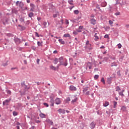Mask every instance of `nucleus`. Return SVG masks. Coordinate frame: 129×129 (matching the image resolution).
<instances>
[{"instance_id":"1","label":"nucleus","mask_w":129,"mask_h":129,"mask_svg":"<svg viewBox=\"0 0 129 129\" xmlns=\"http://www.w3.org/2000/svg\"><path fill=\"white\" fill-rule=\"evenodd\" d=\"M59 62L60 63L59 64L58 66H63L64 67H67L68 64V59L67 58H63L62 56L59 58Z\"/></svg>"},{"instance_id":"2","label":"nucleus","mask_w":129,"mask_h":129,"mask_svg":"<svg viewBox=\"0 0 129 129\" xmlns=\"http://www.w3.org/2000/svg\"><path fill=\"white\" fill-rule=\"evenodd\" d=\"M86 47L88 48L89 50H92L91 44L90 43V41L89 40H87L86 42Z\"/></svg>"},{"instance_id":"3","label":"nucleus","mask_w":129,"mask_h":129,"mask_svg":"<svg viewBox=\"0 0 129 129\" xmlns=\"http://www.w3.org/2000/svg\"><path fill=\"white\" fill-rule=\"evenodd\" d=\"M16 6L20 7L22 9V10H25L23 9L24 4L22 2H19V1H17L16 2Z\"/></svg>"},{"instance_id":"4","label":"nucleus","mask_w":129,"mask_h":129,"mask_svg":"<svg viewBox=\"0 0 129 129\" xmlns=\"http://www.w3.org/2000/svg\"><path fill=\"white\" fill-rule=\"evenodd\" d=\"M69 90L70 91H76L77 90V89L76 88V87L73 86V85H71L69 87Z\"/></svg>"},{"instance_id":"5","label":"nucleus","mask_w":129,"mask_h":129,"mask_svg":"<svg viewBox=\"0 0 129 129\" xmlns=\"http://www.w3.org/2000/svg\"><path fill=\"white\" fill-rule=\"evenodd\" d=\"M58 112H59V114H64L66 113V111L64 109H59L57 110Z\"/></svg>"},{"instance_id":"6","label":"nucleus","mask_w":129,"mask_h":129,"mask_svg":"<svg viewBox=\"0 0 129 129\" xmlns=\"http://www.w3.org/2000/svg\"><path fill=\"white\" fill-rule=\"evenodd\" d=\"M55 104H60L61 102V99L59 98H56L55 100Z\"/></svg>"},{"instance_id":"7","label":"nucleus","mask_w":129,"mask_h":129,"mask_svg":"<svg viewBox=\"0 0 129 129\" xmlns=\"http://www.w3.org/2000/svg\"><path fill=\"white\" fill-rule=\"evenodd\" d=\"M90 21V23L93 25H95V24H96V20L94 19H91Z\"/></svg>"},{"instance_id":"8","label":"nucleus","mask_w":129,"mask_h":129,"mask_svg":"<svg viewBox=\"0 0 129 129\" xmlns=\"http://www.w3.org/2000/svg\"><path fill=\"white\" fill-rule=\"evenodd\" d=\"M11 101V99L6 100L3 102V105H8V103Z\"/></svg>"},{"instance_id":"9","label":"nucleus","mask_w":129,"mask_h":129,"mask_svg":"<svg viewBox=\"0 0 129 129\" xmlns=\"http://www.w3.org/2000/svg\"><path fill=\"white\" fill-rule=\"evenodd\" d=\"M90 127L91 129H94L95 127V123L94 122H92L90 125Z\"/></svg>"},{"instance_id":"10","label":"nucleus","mask_w":129,"mask_h":129,"mask_svg":"<svg viewBox=\"0 0 129 129\" xmlns=\"http://www.w3.org/2000/svg\"><path fill=\"white\" fill-rule=\"evenodd\" d=\"M30 6L31 7V8L30 9L31 12H34L35 6L33 4H30Z\"/></svg>"},{"instance_id":"11","label":"nucleus","mask_w":129,"mask_h":129,"mask_svg":"<svg viewBox=\"0 0 129 129\" xmlns=\"http://www.w3.org/2000/svg\"><path fill=\"white\" fill-rule=\"evenodd\" d=\"M78 99L77 97H73V99L72 100L71 103H74L75 102H77V101H78Z\"/></svg>"},{"instance_id":"12","label":"nucleus","mask_w":129,"mask_h":129,"mask_svg":"<svg viewBox=\"0 0 129 129\" xmlns=\"http://www.w3.org/2000/svg\"><path fill=\"white\" fill-rule=\"evenodd\" d=\"M41 118H45L46 117V115L44 113H41L40 114H39Z\"/></svg>"},{"instance_id":"13","label":"nucleus","mask_w":129,"mask_h":129,"mask_svg":"<svg viewBox=\"0 0 129 129\" xmlns=\"http://www.w3.org/2000/svg\"><path fill=\"white\" fill-rule=\"evenodd\" d=\"M58 41L60 43H61L62 45H64L65 44L64 41H63V39H58Z\"/></svg>"},{"instance_id":"14","label":"nucleus","mask_w":129,"mask_h":129,"mask_svg":"<svg viewBox=\"0 0 129 129\" xmlns=\"http://www.w3.org/2000/svg\"><path fill=\"white\" fill-rule=\"evenodd\" d=\"M97 34V33H95V35H94V37H95V38H94L95 41H97V40L99 39V37H98V36L97 35H96Z\"/></svg>"},{"instance_id":"15","label":"nucleus","mask_w":129,"mask_h":129,"mask_svg":"<svg viewBox=\"0 0 129 129\" xmlns=\"http://www.w3.org/2000/svg\"><path fill=\"white\" fill-rule=\"evenodd\" d=\"M109 103L108 101H105L104 103H103V106L105 107H106V106H108L109 105Z\"/></svg>"},{"instance_id":"16","label":"nucleus","mask_w":129,"mask_h":129,"mask_svg":"<svg viewBox=\"0 0 129 129\" xmlns=\"http://www.w3.org/2000/svg\"><path fill=\"white\" fill-rule=\"evenodd\" d=\"M14 40L16 43H19L20 42V39L18 38H15Z\"/></svg>"},{"instance_id":"17","label":"nucleus","mask_w":129,"mask_h":129,"mask_svg":"<svg viewBox=\"0 0 129 129\" xmlns=\"http://www.w3.org/2000/svg\"><path fill=\"white\" fill-rule=\"evenodd\" d=\"M63 37L70 38V37H71V35L70 34H65L63 35Z\"/></svg>"},{"instance_id":"18","label":"nucleus","mask_w":129,"mask_h":129,"mask_svg":"<svg viewBox=\"0 0 129 129\" xmlns=\"http://www.w3.org/2000/svg\"><path fill=\"white\" fill-rule=\"evenodd\" d=\"M112 77H110L107 79V82L109 84L111 83V80H112Z\"/></svg>"},{"instance_id":"19","label":"nucleus","mask_w":129,"mask_h":129,"mask_svg":"<svg viewBox=\"0 0 129 129\" xmlns=\"http://www.w3.org/2000/svg\"><path fill=\"white\" fill-rule=\"evenodd\" d=\"M121 110H122V111H126V107L124 106H122L121 108Z\"/></svg>"},{"instance_id":"20","label":"nucleus","mask_w":129,"mask_h":129,"mask_svg":"<svg viewBox=\"0 0 129 129\" xmlns=\"http://www.w3.org/2000/svg\"><path fill=\"white\" fill-rule=\"evenodd\" d=\"M28 16H29V18H32V17H33V16H34V13H32V12H30V13L28 14Z\"/></svg>"},{"instance_id":"21","label":"nucleus","mask_w":129,"mask_h":129,"mask_svg":"<svg viewBox=\"0 0 129 129\" xmlns=\"http://www.w3.org/2000/svg\"><path fill=\"white\" fill-rule=\"evenodd\" d=\"M47 123H48V124H50V125H52L53 122L52 120H50V119H47Z\"/></svg>"},{"instance_id":"22","label":"nucleus","mask_w":129,"mask_h":129,"mask_svg":"<svg viewBox=\"0 0 129 129\" xmlns=\"http://www.w3.org/2000/svg\"><path fill=\"white\" fill-rule=\"evenodd\" d=\"M58 58H55V59H54V60H53V63L55 64H57L58 63Z\"/></svg>"},{"instance_id":"23","label":"nucleus","mask_w":129,"mask_h":129,"mask_svg":"<svg viewBox=\"0 0 129 129\" xmlns=\"http://www.w3.org/2000/svg\"><path fill=\"white\" fill-rule=\"evenodd\" d=\"M68 3H69V4H70V5H74V4H73V0H68Z\"/></svg>"},{"instance_id":"24","label":"nucleus","mask_w":129,"mask_h":129,"mask_svg":"<svg viewBox=\"0 0 129 129\" xmlns=\"http://www.w3.org/2000/svg\"><path fill=\"white\" fill-rule=\"evenodd\" d=\"M43 42L38 41L37 44L38 46H42Z\"/></svg>"},{"instance_id":"25","label":"nucleus","mask_w":129,"mask_h":129,"mask_svg":"<svg viewBox=\"0 0 129 129\" xmlns=\"http://www.w3.org/2000/svg\"><path fill=\"white\" fill-rule=\"evenodd\" d=\"M107 5V3L106 2H103L101 4V6L102 7H105Z\"/></svg>"},{"instance_id":"26","label":"nucleus","mask_w":129,"mask_h":129,"mask_svg":"<svg viewBox=\"0 0 129 129\" xmlns=\"http://www.w3.org/2000/svg\"><path fill=\"white\" fill-rule=\"evenodd\" d=\"M92 66V63L91 62H88L87 63V68H90V67H91Z\"/></svg>"},{"instance_id":"27","label":"nucleus","mask_w":129,"mask_h":129,"mask_svg":"<svg viewBox=\"0 0 129 129\" xmlns=\"http://www.w3.org/2000/svg\"><path fill=\"white\" fill-rule=\"evenodd\" d=\"M49 68H50V69H51V70H52L53 71H56V68H55L53 66H50Z\"/></svg>"},{"instance_id":"28","label":"nucleus","mask_w":129,"mask_h":129,"mask_svg":"<svg viewBox=\"0 0 129 129\" xmlns=\"http://www.w3.org/2000/svg\"><path fill=\"white\" fill-rule=\"evenodd\" d=\"M88 90V88H85L83 90V92L84 93H86Z\"/></svg>"},{"instance_id":"29","label":"nucleus","mask_w":129,"mask_h":129,"mask_svg":"<svg viewBox=\"0 0 129 129\" xmlns=\"http://www.w3.org/2000/svg\"><path fill=\"white\" fill-rule=\"evenodd\" d=\"M113 22L111 20L109 21V24L111 26V27H113Z\"/></svg>"},{"instance_id":"30","label":"nucleus","mask_w":129,"mask_h":129,"mask_svg":"<svg viewBox=\"0 0 129 129\" xmlns=\"http://www.w3.org/2000/svg\"><path fill=\"white\" fill-rule=\"evenodd\" d=\"M74 13L75 14V15H79V11L78 10H75L74 11Z\"/></svg>"},{"instance_id":"31","label":"nucleus","mask_w":129,"mask_h":129,"mask_svg":"<svg viewBox=\"0 0 129 129\" xmlns=\"http://www.w3.org/2000/svg\"><path fill=\"white\" fill-rule=\"evenodd\" d=\"M113 104H114L113 107H114V108H115V107L117 105V102L116 101H114L113 102Z\"/></svg>"},{"instance_id":"32","label":"nucleus","mask_w":129,"mask_h":129,"mask_svg":"<svg viewBox=\"0 0 129 129\" xmlns=\"http://www.w3.org/2000/svg\"><path fill=\"white\" fill-rule=\"evenodd\" d=\"M13 114L14 116H17V115H18V113L16 111H14Z\"/></svg>"},{"instance_id":"33","label":"nucleus","mask_w":129,"mask_h":129,"mask_svg":"<svg viewBox=\"0 0 129 129\" xmlns=\"http://www.w3.org/2000/svg\"><path fill=\"white\" fill-rule=\"evenodd\" d=\"M65 23H66V25H69V20L66 19L65 20Z\"/></svg>"},{"instance_id":"34","label":"nucleus","mask_w":129,"mask_h":129,"mask_svg":"<svg viewBox=\"0 0 129 129\" xmlns=\"http://www.w3.org/2000/svg\"><path fill=\"white\" fill-rule=\"evenodd\" d=\"M120 13L119 12H118L115 13V16H120Z\"/></svg>"},{"instance_id":"35","label":"nucleus","mask_w":129,"mask_h":129,"mask_svg":"<svg viewBox=\"0 0 129 129\" xmlns=\"http://www.w3.org/2000/svg\"><path fill=\"white\" fill-rule=\"evenodd\" d=\"M117 46H118L119 49H120L121 47H122V45L120 43H119V44H117Z\"/></svg>"},{"instance_id":"36","label":"nucleus","mask_w":129,"mask_h":129,"mask_svg":"<svg viewBox=\"0 0 129 129\" xmlns=\"http://www.w3.org/2000/svg\"><path fill=\"white\" fill-rule=\"evenodd\" d=\"M73 34L75 35H77L78 34V32H77L76 31H74Z\"/></svg>"},{"instance_id":"37","label":"nucleus","mask_w":129,"mask_h":129,"mask_svg":"<svg viewBox=\"0 0 129 129\" xmlns=\"http://www.w3.org/2000/svg\"><path fill=\"white\" fill-rule=\"evenodd\" d=\"M99 77V76H98V75H95V76H94V79H95V80H97V79H98Z\"/></svg>"},{"instance_id":"38","label":"nucleus","mask_w":129,"mask_h":129,"mask_svg":"<svg viewBox=\"0 0 129 129\" xmlns=\"http://www.w3.org/2000/svg\"><path fill=\"white\" fill-rule=\"evenodd\" d=\"M76 31H77V32H78V33H81V32H82V30H81V29H80L79 28V29H77L76 30Z\"/></svg>"},{"instance_id":"39","label":"nucleus","mask_w":129,"mask_h":129,"mask_svg":"<svg viewBox=\"0 0 129 129\" xmlns=\"http://www.w3.org/2000/svg\"><path fill=\"white\" fill-rule=\"evenodd\" d=\"M46 25H47V22H43V26H44V27L46 28Z\"/></svg>"},{"instance_id":"40","label":"nucleus","mask_w":129,"mask_h":129,"mask_svg":"<svg viewBox=\"0 0 129 129\" xmlns=\"http://www.w3.org/2000/svg\"><path fill=\"white\" fill-rule=\"evenodd\" d=\"M43 105L46 106V107H48L49 105L47 103H43Z\"/></svg>"},{"instance_id":"41","label":"nucleus","mask_w":129,"mask_h":129,"mask_svg":"<svg viewBox=\"0 0 129 129\" xmlns=\"http://www.w3.org/2000/svg\"><path fill=\"white\" fill-rule=\"evenodd\" d=\"M101 82H102L104 84H105V81H104V78H102V79L101 80Z\"/></svg>"},{"instance_id":"42","label":"nucleus","mask_w":129,"mask_h":129,"mask_svg":"<svg viewBox=\"0 0 129 129\" xmlns=\"http://www.w3.org/2000/svg\"><path fill=\"white\" fill-rule=\"evenodd\" d=\"M57 16H58V14H53V17L54 18H56V17H57Z\"/></svg>"},{"instance_id":"43","label":"nucleus","mask_w":129,"mask_h":129,"mask_svg":"<svg viewBox=\"0 0 129 129\" xmlns=\"http://www.w3.org/2000/svg\"><path fill=\"white\" fill-rule=\"evenodd\" d=\"M119 94L121 96H124L122 92H119Z\"/></svg>"},{"instance_id":"44","label":"nucleus","mask_w":129,"mask_h":129,"mask_svg":"<svg viewBox=\"0 0 129 129\" xmlns=\"http://www.w3.org/2000/svg\"><path fill=\"white\" fill-rule=\"evenodd\" d=\"M122 3L121 4V5L122 6V5H125V1L124 0H122Z\"/></svg>"},{"instance_id":"45","label":"nucleus","mask_w":129,"mask_h":129,"mask_svg":"<svg viewBox=\"0 0 129 129\" xmlns=\"http://www.w3.org/2000/svg\"><path fill=\"white\" fill-rule=\"evenodd\" d=\"M36 37H39V35L37 32H35Z\"/></svg>"},{"instance_id":"46","label":"nucleus","mask_w":129,"mask_h":129,"mask_svg":"<svg viewBox=\"0 0 129 129\" xmlns=\"http://www.w3.org/2000/svg\"><path fill=\"white\" fill-rule=\"evenodd\" d=\"M85 94L86 95H90V91H88V92H86Z\"/></svg>"},{"instance_id":"47","label":"nucleus","mask_w":129,"mask_h":129,"mask_svg":"<svg viewBox=\"0 0 129 129\" xmlns=\"http://www.w3.org/2000/svg\"><path fill=\"white\" fill-rule=\"evenodd\" d=\"M83 28L84 27L83 26H80L79 28L82 30L83 29Z\"/></svg>"},{"instance_id":"48","label":"nucleus","mask_w":129,"mask_h":129,"mask_svg":"<svg viewBox=\"0 0 129 129\" xmlns=\"http://www.w3.org/2000/svg\"><path fill=\"white\" fill-rule=\"evenodd\" d=\"M39 62H40V59L39 58H37V63L39 64Z\"/></svg>"},{"instance_id":"49","label":"nucleus","mask_w":129,"mask_h":129,"mask_svg":"<svg viewBox=\"0 0 129 129\" xmlns=\"http://www.w3.org/2000/svg\"><path fill=\"white\" fill-rule=\"evenodd\" d=\"M120 89L119 87H116V91H120Z\"/></svg>"},{"instance_id":"50","label":"nucleus","mask_w":129,"mask_h":129,"mask_svg":"<svg viewBox=\"0 0 129 129\" xmlns=\"http://www.w3.org/2000/svg\"><path fill=\"white\" fill-rule=\"evenodd\" d=\"M50 102H51V103H54V100H53V99L51 98V99H50Z\"/></svg>"},{"instance_id":"51","label":"nucleus","mask_w":129,"mask_h":129,"mask_svg":"<svg viewBox=\"0 0 129 129\" xmlns=\"http://www.w3.org/2000/svg\"><path fill=\"white\" fill-rule=\"evenodd\" d=\"M71 101V99L70 97H68L67 98V101Z\"/></svg>"},{"instance_id":"52","label":"nucleus","mask_w":129,"mask_h":129,"mask_svg":"<svg viewBox=\"0 0 129 129\" xmlns=\"http://www.w3.org/2000/svg\"><path fill=\"white\" fill-rule=\"evenodd\" d=\"M7 93L11 95V91H10V90L7 91Z\"/></svg>"},{"instance_id":"53","label":"nucleus","mask_w":129,"mask_h":129,"mask_svg":"<svg viewBox=\"0 0 129 129\" xmlns=\"http://www.w3.org/2000/svg\"><path fill=\"white\" fill-rule=\"evenodd\" d=\"M53 53H54V54L57 53V50H54Z\"/></svg>"},{"instance_id":"54","label":"nucleus","mask_w":129,"mask_h":129,"mask_svg":"<svg viewBox=\"0 0 129 129\" xmlns=\"http://www.w3.org/2000/svg\"><path fill=\"white\" fill-rule=\"evenodd\" d=\"M20 21L22 22H24V19L21 18V19H20Z\"/></svg>"},{"instance_id":"55","label":"nucleus","mask_w":129,"mask_h":129,"mask_svg":"<svg viewBox=\"0 0 129 129\" xmlns=\"http://www.w3.org/2000/svg\"><path fill=\"white\" fill-rule=\"evenodd\" d=\"M125 27H126V28H129V24L126 25Z\"/></svg>"},{"instance_id":"56","label":"nucleus","mask_w":129,"mask_h":129,"mask_svg":"<svg viewBox=\"0 0 129 129\" xmlns=\"http://www.w3.org/2000/svg\"><path fill=\"white\" fill-rule=\"evenodd\" d=\"M24 63H25V64H27V60H24Z\"/></svg>"},{"instance_id":"57","label":"nucleus","mask_w":129,"mask_h":129,"mask_svg":"<svg viewBox=\"0 0 129 129\" xmlns=\"http://www.w3.org/2000/svg\"><path fill=\"white\" fill-rule=\"evenodd\" d=\"M104 48H105V47L103 45L100 47V49H104Z\"/></svg>"},{"instance_id":"58","label":"nucleus","mask_w":129,"mask_h":129,"mask_svg":"<svg viewBox=\"0 0 129 129\" xmlns=\"http://www.w3.org/2000/svg\"><path fill=\"white\" fill-rule=\"evenodd\" d=\"M34 128H35V126H32L29 129H34Z\"/></svg>"},{"instance_id":"59","label":"nucleus","mask_w":129,"mask_h":129,"mask_svg":"<svg viewBox=\"0 0 129 129\" xmlns=\"http://www.w3.org/2000/svg\"><path fill=\"white\" fill-rule=\"evenodd\" d=\"M108 37V35H105L104 36V38H107Z\"/></svg>"},{"instance_id":"60","label":"nucleus","mask_w":129,"mask_h":129,"mask_svg":"<svg viewBox=\"0 0 129 129\" xmlns=\"http://www.w3.org/2000/svg\"><path fill=\"white\" fill-rule=\"evenodd\" d=\"M96 8L98 9L99 10H100V8L99 7V5L97 6Z\"/></svg>"},{"instance_id":"61","label":"nucleus","mask_w":129,"mask_h":129,"mask_svg":"<svg viewBox=\"0 0 129 129\" xmlns=\"http://www.w3.org/2000/svg\"><path fill=\"white\" fill-rule=\"evenodd\" d=\"M50 106H54V103H51V104H50Z\"/></svg>"},{"instance_id":"62","label":"nucleus","mask_w":129,"mask_h":129,"mask_svg":"<svg viewBox=\"0 0 129 129\" xmlns=\"http://www.w3.org/2000/svg\"><path fill=\"white\" fill-rule=\"evenodd\" d=\"M36 123H40V120H36Z\"/></svg>"},{"instance_id":"63","label":"nucleus","mask_w":129,"mask_h":129,"mask_svg":"<svg viewBox=\"0 0 129 129\" xmlns=\"http://www.w3.org/2000/svg\"><path fill=\"white\" fill-rule=\"evenodd\" d=\"M27 2L28 3H30V0H27Z\"/></svg>"},{"instance_id":"64","label":"nucleus","mask_w":129,"mask_h":129,"mask_svg":"<svg viewBox=\"0 0 129 129\" xmlns=\"http://www.w3.org/2000/svg\"><path fill=\"white\" fill-rule=\"evenodd\" d=\"M17 129H20L19 126H17Z\"/></svg>"}]
</instances>
